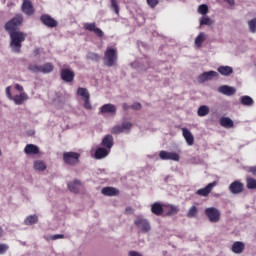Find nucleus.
Returning a JSON list of instances; mask_svg holds the SVG:
<instances>
[{"label": "nucleus", "instance_id": "nucleus-21", "mask_svg": "<svg viewBox=\"0 0 256 256\" xmlns=\"http://www.w3.org/2000/svg\"><path fill=\"white\" fill-rule=\"evenodd\" d=\"M26 155H39V147L35 144H28L24 148Z\"/></svg>", "mask_w": 256, "mask_h": 256}, {"label": "nucleus", "instance_id": "nucleus-15", "mask_svg": "<svg viewBox=\"0 0 256 256\" xmlns=\"http://www.w3.org/2000/svg\"><path fill=\"white\" fill-rule=\"evenodd\" d=\"M22 13L25 15L31 16L35 13V9L33 8V3L30 0H23L22 6Z\"/></svg>", "mask_w": 256, "mask_h": 256}, {"label": "nucleus", "instance_id": "nucleus-37", "mask_svg": "<svg viewBox=\"0 0 256 256\" xmlns=\"http://www.w3.org/2000/svg\"><path fill=\"white\" fill-rule=\"evenodd\" d=\"M198 13H200V15H207V13H209V6H207V4H201L198 7Z\"/></svg>", "mask_w": 256, "mask_h": 256}, {"label": "nucleus", "instance_id": "nucleus-29", "mask_svg": "<svg viewBox=\"0 0 256 256\" xmlns=\"http://www.w3.org/2000/svg\"><path fill=\"white\" fill-rule=\"evenodd\" d=\"M207 39V35L204 32H201L196 38H195V45L196 47H201L205 40Z\"/></svg>", "mask_w": 256, "mask_h": 256}, {"label": "nucleus", "instance_id": "nucleus-33", "mask_svg": "<svg viewBox=\"0 0 256 256\" xmlns=\"http://www.w3.org/2000/svg\"><path fill=\"white\" fill-rule=\"evenodd\" d=\"M199 211L197 210V206H192L189 208L187 214H186V217H188L189 219H193L195 217H197V213Z\"/></svg>", "mask_w": 256, "mask_h": 256}, {"label": "nucleus", "instance_id": "nucleus-50", "mask_svg": "<svg viewBox=\"0 0 256 256\" xmlns=\"http://www.w3.org/2000/svg\"><path fill=\"white\" fill-rule=\"evenodd\" d=\"M141 107V103L135 102L130 106V109H133L134 111H140Z\"/></svg>", "mask_w": 256, "mask_h": 256}, {"label": "nucleus", "instance_id": "nucleus-9", "mask_svg": "<svg viewBox=\"0 0 256 256\" xmlns=\"http://www.w3.org/2000/svg\"><path fill=\"white\" fill-rule=\"evenodd\" d=\"M83 27L85 31H90L91 33H94L98 37H103V35H105V33H103V30H101V28H98L95 22L84 23Z\"/></svg>", "mask_w": 256, "mask_h": 256}, {"label": "nucleus", "instance_id": "nucleus-3", "mask_svg": "<svg viewBox=\"0 0 256 256\" xmlns=\"http://www.w3.org/2000/svg\"><path fill=\"white\" fill-rule=\"evenodd\" d=\"M134 225H136L140 233H149V231H151V223L143 216H138L134 220Z\"/></svg>", "mask_w": 256, "mask_h": 256}, {"label": "nucleus", "instance_id": "nucleus-40", "mask_svg": "<svg viewBox=\"0 0 256 256\" xmlns=\"http://www.w3.org/2000/svg\"><path fill=\"white\" fill-rule=\"evenodd\" d=\"M111 133L113 135H119L121 133H125L121 125H116L111 129Z\"/></svg>", "mask_w": 256, "mask_h": 256}, {"label": "nucleus", "instance_id": "nucleus-60", "mask_svg": "<svg viewBox=\"0 0 256 256\" xmlns=\"http://www.w3.org/2000/svg\"><path fill=\"white\" fill-rule=\"evenodd\" d=\"M0 157H1V150H0Z\"/></svg>", "mask_w": 256, "mask_h": 256}, {"label": "nucleus", "instance_id": "nucleus-35", "mask_svg": "<svg viewBox=\"0 0 256 256\" xmlns=\"http://www.w3.org/2000/svg\"><path fill=\"white\" fill-rule=\"evenodd\" d=\"M179 213V208L175 205L168 206V211L166 212V215L168 217H171V215H177Z\"/></svg>", "mask_w": 256, "mask_h": 256}, {"label": "nucleus", "instance_id": "nucleus-38", "mask_svg": "<svg viewBox=\"0 0 256 256\" xmlns=\"http://www.w3.org/2000/svg\"><path fill=\"white\" fill-rule=\"evenodd\" d=\"M86 58L89 59L90 61H99V59H101V56H99V54L95 52H89L86 55Z\"/></svg>", "mask_w": 256, "mask_h": 256}, {"label": "nucleus", "instance_id": "nucleus-44", "mask_svg": "<svg viewBox=\"0 0 256 256\" xmlns=\"http://www.w3.org/2000/svg\"><path fill=\"white\" fill-rule=\"evenodd\" d=\"M111 8L114 9L116 15H119V5L117 4V0H111Z\"/></svg>", "mask_w": 256, "mask_h": 256}, {"label": "nucleus", "instance_id": "nucleus-18", "mask_svg": "<svg viewBox=\"0 0 256 256\" xmlns=\"http://www.w3.org/2000/svg\"><path fill=\"white\" fill-rule=\"evenodd\" d=\"M101 193L106 197H117V195H119V190L113 187H104L102 188Z\"/></svg>", "mask_w": 256, "mask_h": 256}, {"label": "nucleus", "instance_id": "nucleus-14", "mask_svg": "<svg viewBox=\"0 0 256 256\" xmlns=\"http://www.w3.org/2000/svg\"><path fill=\"white\" fill-rule=\"evenodd\" d=\"M214 187H217V181L209 183L206 187L197 190L196 195H199L200 197H207L209 195V193H211V191H213Z\"/></svg>", "mask_w": 256, "mask_h": 256}, {"label": "nucleus", "instance_id": "nucleus-51", "mask_svg": "<svg viewBox=\"0 0 256 256\" xmlns=\"http://www.w3.org/2000/svg\"><path fill=\"white\" fill-rule=\"evenodd\" d=\"M128 256H143V254H141V252L135 251V250H130L128 252Z\"/></svg>", "mask_w": 256, "mask_h": 256}, {"label": "nucleus", "instance_id": "nucleus-57", "mask_svg": "<svg viewBox=\"0 0 256 256\" xmlns=\"http://www.w3.org/2000/svg\"><path fill=\"white\" fill-rule=\"evenodd\" d=\"M228 5H235V0H224Z\"/></svg>", "mask_w": 256, "mask_h": 256}, {"label": "nucleus", "instance_id": "nucleus-7", "mask_svg": "<svg viewBox=\"0 0 256 256\" xmlns=\"http://www.w3.org/2000/svg\"><path fill=\"white\" fill-rule=\"evenodd\" d=\"M40 21L45 25L46 27H49L50 29H53L59 25V22L55 20L51 15L44 14L40 17Z\"/></svg>", "mask_w": 256, "mask_h": 256}, {"label": "nucleus", "instance_id": "nucleus-16", "mask_svg": "<svg viewBox=\"0 0 256 256\" xmlns=\"http://www.w3.org/2000/svg\"><path fill=\"white\" fill-rule=\"evenodd\" d=\"M101 145L108 151H111L114 145L113 136L111 134L104 136V138L102 139Z\"/></svg>", "mask_w": 256, "mask_h": 256}, {"label": "nucleus", "instance_id": "nucleus-34", "mask_svg": "<svg viewBox=\"0 0 256 256\" xmlns=\"http://www.w3.org/2000/svg\"><path fill=\"white\" fill-rule=\"evenodd\" d=\"M77 95H79V97H83V99H87L90 97L89 90H87V88H81V87L78 88Z\"/></svg>", "mask_w": 256, "mask_h": 256}, {"label": "nucleus", "instance_id": "nucleus-27", "mask_svg": "<svg viewBox=\"0 0 256 256\" xmlns=\"http://www.w3.org/2000/svg\"><path fill=\"white\" fill-rule=\"evenodd\" d=\"M240 103H241V105H244L245 107H251V106H253L255 101L250 96H242L240 98Z\"/></svg>", "mask_w": 256, "mask_h": 256}, {"label": "nucleus", "instance_id": "nucleus-43", "mask_svg": "<svg viewBox=\"0 0 256 256\" xmlns=\"http://www.w3.org/2000/svg\"><path fill=\"white\" fill-rule=\"evenodd\" d=\"M247 189H256V180L254 178H247Z\"/></svg>", "mask_w": 256, "mask_h": 256}, {"label": "nucleus", "instance_id": "nucleus-12", "mask_svg": "<svg viewBox=\"0 0 256 256\" xmlns=\"http://www.w3.org/2000/svg\"><path fill=\"white\" fill-rule=\"evenodd\" d=\"M100 115H116L117 114V107L113 104H104L100 107Z\"/></svg>", "mask_w": 256, "mask_h": 256}, {"label": "nucleus", "instance_id": "nucleus-58", "mask_svg": "<svg viewBox=\"0 0 256 256\" xmlns=\"http://www.w3.org/2000/svg\"><path fill=\"white\" fill-rule=\"evenodd\" d=\"M33 53H34L35 57H37V56L39 55V53H40L39 48H36V49L33 51Z\"/></svg>", "mask_w": 256, "mask_h": 256}, {"label": "nucleus", "instance_id": "nucleus-20", "mask_svg": "<svg viewBox=\"0 0 256 256\" xmlns=\"http://www.w3.org/2000/svg\"><path fill=\"white\" fill-rule=\"evenodd\" d=\"M67 187L71 193H79V187H81V181L75 179L67 184Z\"/></svg>", "mask_w": 256, "mask_h": 256}, {"label": "nucleus", "instance_id": "nucleus-36", "mask_svg": "<svg viewBox=\"0 0 256 256\" xmlns=\"http://www.w3.org/2000/svg\"><path fill=\"white\" fill-rule=\"evenodd\" d=\"M149 67H150L149 59L145 58V59L143 60V62L140 63V65L138 66V69H139L140 71H147V69H149Z\"/></svg>", "mask_w": 256, "mask_h": 256}, {"label": "nucleus", "instance_id": "nucleus-10", "mask_svg": "<svg viewBox=\"0 0 256 256\" xmlns=\"http://www.w3.org/2000/svg\"><path fill=\"white\" fill-rule=\"evenodd\" d=\"M214 77H219V73L217 71H208L203 72L198 76V83H205V81H211Z\"/></svg>", "mask_w": 256, "mask_h": 256}, {"label": "nucleus", "instance_id": "nucleus-2", "mask_svg": "<svg viewBox=\"0 0 256 256\" xmlns=\"http://www.w3.org/2000/svg\"><path fill=\"white\" fill-rule=\"evenodd\" d=\"M117 59V48L107 47L103 57L104 65L106 67H115Z\"/></svg>", "mask_w": 256, "mask_h": 256}, {"label": "nucleus", "instance_id": "nucleus-4", "mask_svg": "<svg viewBox=\"0 0 256 256\" xmlns=\"http://www.w3.org/2000/svg\"><path fill=\"white\" fill-rule=\"evenodd\" d=\"M206 217H208L210 223H219L221 219V212L215 207L206 208L204 211Z\"/></svg>", "mask_w": 256, "mask_h": 256}, {"label": "nucleus", "instance_id": "nucleus-19", "mask_svg": "<svg viewBox=\"0 0 256 256\" xmlns=\"http://www.w3.org/2000/svg\"><path fill=\"white\" fill-rule=\"evenodd\" d=\"M28 99L29 96L27 95V93L21 92L19 95L13 96L12 101H14L16 105H23V102L27 101Z\"/></svg>", "mask_w": 256, "mask_h": 256}, {"label": "nucleus", "instance_id": "nucleus-55", "mask_svg": "<svg viewBox=\"0 0 256 256\" xmlns=\"http://www.w3.org/2000/svg\"><path fill=\"white\" fill-rule=\"evenodd\" d=\"M125 211H126V213H129L130 215H133V213H135V210L133 208H131V207H127L125 209Z\"/></svg>", "mask_w": 256, "mask_h": 256}, {"label": "nucleus", "instance_id": "nucleus-49", "mask_svg": "<svg viewBox=\"0 0 256 256\" xmlns=\"http://www.w3.org/2000/svg\"><path fill=\"white\" fill-rule=\"evenodd\" d=\"M90 97L84 98V109H92L91 102L89 101Z\"/></svg>", "mask_w": 256, "mask_h": 256}, {"label": "nucleus", "instance_id": "nucleus-17", "mask_svg": "<svg viewBox=\"0 0 256 256\" xmlns=\"http://www.w3.org/2000/svg\"><path fill=\"white\" fill-rule=\"evenodd\" d=\"M182 135L187 143V145L191 146L193 143H195V137H193V134L189 129L187 128H182Z\"/></svg>", "mask_w": 256, "mask_h": 256}, {"label": "nucleus", "instance_id": "nucleus-25", "mask_svg": "<svg viewBox=\"0 0 256 256\" xmlns=\"http://www.w3.org/2000/svg\"><path fill=\"white\" fill-rule=\"evenodd\" d=\"M111 153L110 150H107V148L99 147L95 151V157L96 159H104V157H107Z\"/></svg>", "mask_w": 256, "mask_h": 256}, {"label": "nucleus", "instance_id": "nucleus-52", "mask_svg": "<svg viewBox=\"0 0 256 256\" xmlns=\"http://www.w3.org/2000/svg\"><path fill=\"white\" fill-rule=\"evenodd\" d=\"M6 96L12 101L13 95H11V86L6 87Z\"/></svg>", "mask_w": 256, "mask_h": 256}, {"label": "nucleus", "instance_id": "nucleus-8", "mask_svg": "<svg viewBox=\"0 0 256 256\" xmlns=\"http://www.w3.org/2000/svg\"><path fill=\"white\" fill-rule=\"evenodd\" d=\"M244 189L245 185L239 180H236L229 185V191L232 195H239Z\"/></svg>", "mask_w": 256, "mask_h": 256}, {"label": "nucleus", "instance_id": "nucleus-47", "mask_svg": "<svg viewBox=\"0 0 256 256\" xmlns=\"http://www.w3.org/2000/svg\"><path fill=\"white\" fill-rule=\"evenodd\" d=\"M9 251V245L0 244V255H5Z\"/></svg>", "mask_w": 256, "mask_h": 256}, {"label": "nucleus", "instance_id": "nucleus-41", "mask_svg": "<svg viewBox=\"0 0 256 256\" xmlns=\"http://www.w3.org/2000/svg\"><path fill=\"white\" fill-rule=\"evenodd\" d=\"M200 25H213V21L208 16H203L200 18Z\"/></svg>", "mask_w": 256, "mask_h": 256}, {"label": "nucleus", "instance_id": "nucleus-11", "mask_svg": "<svg viewBox=\"0 0 256 256\" xmlns=\"http://www.w3.org/2000/svg\"><path fill=\"white\" fill-rule=\"evenodd\" d=\"M159 157L162 159V161H179V154L175 152H167L162 150L159 153Z\"/></svg>", "mask_w": 256, "mask_h": 256}, {"label": "nucleus", "instance_id": "nucleus-54", "mask_svg": "<svg viewBox=\"0 0 256 256\" xmlns=\"http://www.w3.org/2000/svg\"><path fill=\"white\" fill-rule=\"evenodd\" d=\"M14 87H15L16 91H20V93H24L23 86H21L20 84H15Z\"/></svg>", "mask_w": 256, "mask_h": 256}, {"label": "nucleus", "instance_id": "nucleus-6", "mask_svg": "<svg viewBox=\"0 0 256 256\" xmlns=\"http://www.w3.org/2000/svg\"><path fill=\"white\" fill-rule=\"evenodd\" d=\"M60 77L65 83H73L75 79V72L71 68H62L60 71Z\"/></svg>", "mask_w": 256, "mask_h": 256}, {"label": "nucleus", "instance_id": "nucleus-22", "mask_svg": "<svg viewBox=\"0 0 256 256\" xmlns=\"http://www.w3.org/2000/svg\"><path fill=\"white\" fill-rule=\"evenodd\" d=\"M163 211V205H161V203L155 202L151 205V212L153 215L160 217V215H163Z\"/></svg>", "mask_w": 256, "mask_h": 256}, {"label": "nucleus", "instance_id": "nucleus-30", "mask_svg": "<svg viewBox=\"0 0 256 256\" xmlns=\"http://www.w3.org/2000/svg\"><path fill=\"white\" fill-rule=\"evenodd\" d=\"M39 223V217L37 215H30L24 220L25 225H35Z\"/></svg>", "mask_w": 256, "mask_h": 256}, {"label": "nucleus", "instance_id": "nucleus-56", "mask_svg": "<svg viewBox=\"0 0 256 256\" xmlns=\"http://www.w3.org/2000/svg\"><path fill=\"white\" fill-rule=\"evenodd\" d=\"M122 109H123L124 111H129V109H131V106L127 105V103H124V104L122 105Z\"/></svg>", "mask_w": 256, "mask_h": 256}, {"label": "nucleus", "instance_id": "nucleus-53", "mask_svg": "<svg viewBox=\"0 0 256 256\" xmlns=\"http://www.w3.org/2000/svg\"><path fill=\"white\" fill-rule=\"evenodd\" d=\"M248 173H251L256 177V166H251L248 168Z\"/></svg>", "mask_w": 256, "mask_h": 256}, {"label": "nucleus", "instance_id": "nucleus-39", "mask_svg": "<svg viewBox=\"0 0 256 256\" xmlns=\"http://www.w3.org/2000/svg\"><path fill=\"white\" fill-rule=\"evenodd\" d=\"M28 70L31 71V73H41V65H37V64H30L28 66Z\"/></svg>", "mask_w": 256, "mask_h": 256}, {"label": "nucleus", "instance_id": "nucleus-42", "mask_svg": "<svg viewBox=\"0 0 256 256\" xmlns=\"http://www.w3.org/2000/svg\"><path fill=\"white\" fill-rule=\"evenodd\" d=\"M250 33H256V18L248 21Z\"/></svg>", "mask_w": 256, "mask_h": 256}, {"label": "nucleus", "instance_id": "nucleus-45", "mask_svg": "<svg viewBox=\"0 0 256 256\" xmlns=\"http://www.w3.org/2000/svg\"><path fill=\"white\" fill-rule=\"evenodd\" d=\"M122 127V130L124 131H130L131 127H133V124L131 122H124L122 123V125H120Z\"/></svg>", "mask_w": 256, "mask_h": 256}, {"label": "nucleus", "instance_id": "nucleus-48", "mask_svg": "<svg viewBox=\"0 0 256 256\" xmlns=\"http://www.w3.org/2000/svg\"><path fill=\"white\" fill-rule=\"evenodd\" d=\"M146 1L149 7H151L152 9L157 7V5H159V0H146Z\"/></svg>", "mask_w": 256, "mask_h": 256}, {"label": "nucleus", "instance_id": "nucleus-23", "mask_svg": "<svg viewBox=\"0 0 256 256\" xmlns=\"http://www.w3.org/2000/svg\"><path fill=\"white\" fill-rule=\"evenodd\" d=\"M232 251H233V253H236L237 255H241V253H243V251H245V243H243L241 241L234 242V244L232 245Z\"/></svg>", "mask_w": 256, "mask_h": 256}, {"label": "nucleus", "instance_id": "nucleus-32", "mask_svg": "<svg viewBox=\"0 0 256 256\" xmlns=\"http://www.w3.org/2000/svg\"><path fill=\"white\" fill-rule=\"evenodd\" d=\"M34 169L35 171H45V169H47V165L45 162L37 160L34 162Z\"/></svg>", "mask_w": 256, "mask_h": 256}, {"label": "nucleus", "instance_id": "nucleus-5", "mask_svg": "<svg viewBox=\"0 0 256 256\" xmlns=\"http://www.w3.org/2000/svg\"><path fill=\"white\" fill-rule=\"evenodd\" d=\"M79 157H81V154L77 152L63 153V160L66 163V165H77V163H79Z\"/></svg>", "mask_w": 256, "mask_h": 256}, {"label": "nucleus", "instance_id": "nucleus-46", "mask_svg": "<svg viewBox=\"0 0 256 256\" xmlns=\"http://www.w3.org/2000/svg\"><path fill=\"white\" fill-rule=\"evenodd\" d=\"M48 239L50 241H57V239H65V235H63V234H54L52 236H49Z\"/></svg>", "mask_w": 256, "mask_h": 256}, {"label": "nucleus", "instance_id": "nucleus-13", "mask_svg": "<svg viewBox=\"0 0 256 256\" xmlns=\"http://www.w3.org/2000/svg\"><path fill=\"white\" fill-rule=\"evenodd\" d=\"M218 93H221V95H226V97H231L237 93V89H235L233 86L222 85L218 87Z\"/></svg>", "mask_w": 256, "mask_h": 256}, {"label": "nucleus", "instance_id": "nucleus-59", "mask_svg": "<svg viewBox=\"0 0 256 256\" xmlns=\"http://www.w3.org/2000/svg\"><path fill=\"white\" fill-rule=\"evenodd\" d=\"M0 237H3V228L0 226Z\"/></svg>", "mask_w": 256, "mask_h": 256}, {"label": "nucleus", "instance_id": "nucleus-26", "mask_svg": "<svg viewBox=\"0 0 256 256\" xmlns=\"http://www.w3.org/2000/svg\"><path fill=\"white\" fill-rule=\"evenodd\" d=\"M221 127H225V129H231L234 127V122L229 117L220 118Z\"/></svg>", "mask_w": 256, "mask_h": 256}, {"label": "nucleus", "instance_id": "nucleus-24", "mask_svg": "<svg viewBox=\"0 0 256 256\" xmlns=\"http://www.w3.org/2000/svg\"><path fill=\"white\" fill-rule=\"evenodd\" d=\"M217 71L220 73V75H223V77H229V75H233V67L231 66H219Z\"/></svg>", "mask_w": 256, "mask_h": 256}, {"label": "nucleus", "instance_id": "nucleus-28", "mask_svg": "<svg viewBox=\"0 0 256 256\" xmlns=\"http://www.w3.org/2000/svg\"><path fill=\"white\" fill-rule=\"evenodd\" d=\"M209 113H210V109H209V106L207 105H202L197 110L198 117H207Z\"/></svg>", "mask_w": 256, "mask_h": 256}, {"label": "nucleus", "instance_id": "nucleus-61", "mask_svg": "<svg viewBox=\"0 0 256 256\" xmlns=\"http://www.w3.org/2000/svg\"><path fill=\"white\" fill-rule=\"evenodd\" d=\"M132 65H135V63H133Z\"/></svg>", "mask_w": 256, "mask_h": 256}, {"label": "nucleus", "instance_id": "nucleus-1", "mask_svg": "<svg viewBox=\"0 0 256 256\" xmlns=\"http://www.w3.org/2000/svg\"><path fill=\"white\" fill-rule=\"evenodd\" d=\"M23 21V14H16L4 25L5 31L10 35V48L14 53H21L22 43L27 39V33L17 30L23 25Z\"/></svg>", "mask_w": 256, "mask_h": 256}, {"label": "nucleus", "instance_id": "nucleus-31", "mask_svg": "<svg viewBox=\"0 0 256 256\" xmlns=\"http://www.w3.org/2000/svg\"><path fill=\"white\" fill-rule=\"evenodd\" d=\"M53 71V64L51 63H46L44 65H40V73H52Z\"/></svg>", "mask_w": 256, "mask_h": 256}]
</instances>
